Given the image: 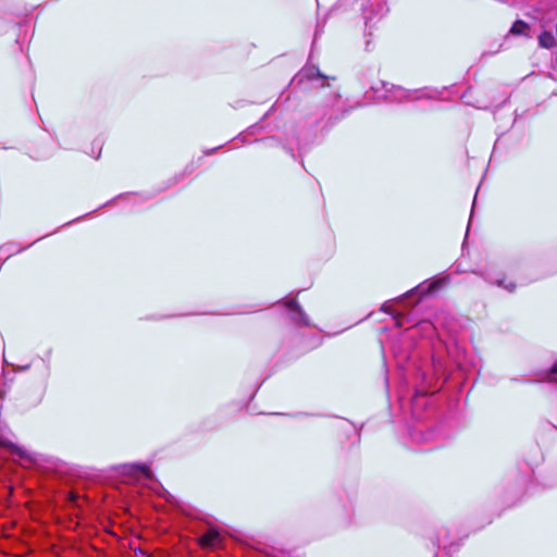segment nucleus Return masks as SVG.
I'll list each match as a JSON object with an SVG mask.
<instances>
[{
  "mask_svg": "<svg viewBox=\"0 0 557 557\" xmlns=\"http://www.w3.org/2000/svg\"><path fill=\"white\" fill-rule=\"evenodd\" d=\"M435 326L429 321H422L394 338L391 344L393 356L397 366L405 371V380L414 381V394L410 399L401 393L399 401L401 409L408 407L416 424L409 426L408 436L413 445L423 446L421 450H432L442 446L447 435L442 426L434 429L422 424L423 411L430 407L429 394L432 382L430 366L428 361L419 360V352L414 348L413 338L420 334L431 335Z\"/></svg>",
  "mask_w": 557,
  "mask_h": 557,
  "instance_id": "1",
  "label": "nucleus"
},
{
  "mask_svg": "<svg viewBox=\"0 0 557 557\" xmlns=\"http://www.w3.org/2000/svg\"><path fill=\"white\" fill-rule=\"evenodd\" d=\"M348 110L343 109L339 103V95L332 94L331 101L324 104L321 109H319L313 115L309 116L306 125L317 128L320 123L327 116L325 123L321 126V132L329 131L332 126H334L339 120H342Z\"/></svg>",
  "mask_w": 557,
  "mask_h": 557,
  "instance_id": "2",
  "label": "nucleus"
},
{
  "mask_svg": "<svg viewBox=\"0 0 557 557\" xmlns=\"http://www.w3.org/2000/svg\"><path fill=\"white\" fill-rule=\"evenodd\" d=\"M385 91L387 92L385 97L391 101H405V100H413L419 98H435L437 96V91L429 88L422 89H405L400 86H396L393 84L382 83Z\"/></svg>",
  "mask_w": 557,
  "mask_h": 557,
  "instance_id": "3",
  "label": "nucleus"
},
{
  "mask_svg": "<svg viewBox=\"0 0 557 557\" xmlns=\"http://www.w3.org/2000/svg\"><path fill=\"white\" fill-rule=\"evenodd\" d=\"M324 76L315 66H305L292 79L290 84L294 87H302L306 82L324 81Z\"/></svg>",
  "mask_w": 557,
  "mask_h": 557,
  "instance_id": "4",
  "label": "nucleus"
},
{
  "mask_svg": "<svg viewBox=\"0 0 557 557\" xmlns=\"http://www.w3.org/2000/svg\"><path fill=\"white\" fill-rule=\"evenodd\" d=\"M285 306L289 310V319L298 326H310V320L307 313L299 306L295 298L285 301Z\"/></svg>",
  "mask_w": 557,
  "mask_h": 557,
  "instance_id": "5",
  "label": "nucleus"
},
{
  "mask_svg": "<svg viewBox=\"0 0 557 557\" xmlns=\"http://www.w3.org/2000/svg\"><path fill=\"white\" fill-rule=\"evenodd\" d=\"M387 12L388 8L384 0H374L370 8H363L366 25L382 18Z\"/></svg>",
  "mask_w": 557,
  "mask_h": 557,
  "instance_id": "6",
  "label": "nucleus"
},
{
  "mask_svg": "<svg viewBox=\"0 0 557 557\" xmlns=\"http://www.w3.org/2000/svg\"><path fill=\"white\" fill-rule=\"evenodd\" d=\"M448 282L447 277L435 278L431 282H423L418 285L416 288L408 292V294H418L420 297L426 296L433 292H436L441 287H443Z\"/></svg>",
  "mask_w": 557,
  "mask_h": 557,
  "instance_id": "7",
  "label": "nucleus"
},
{
  "mask_svg": "<svg viewBox=\"0 0 557 557\" xmlns=\"http://www.w3.org/2000/svg\"><path fill=\"white\" fill-rule=\"evenodd\" d=\"M222 540L220 532L214 528H209L199 536V543L206 548H215Z\"/></svg>",
  "mask_w": 557,
  "mask_h": 557,
  "instance_id": "8",
  "label": "nucleus"
},
{
  "mask_svg": "<svg viewBox=\"0 0 557 557\" xmlns=\"http://www.w3.org/2000/svg\"><path fill=\"white\" fill-rule=\"evenodd\" d=\"M0 446L8 449L12 455L18 456L20 458L24 459H30V455L26 449L13 443L8 437H0Z\"/></svg>",
  "mask_w": 557,
  "mask_h": 557,
  "instance_id": "9",
  "label": "nucleus"
},
{
  "mask_svg": "<svg viewBox=\"0 0 557 557\" xmlns=\"http://www.w3.org/2000/svg\"><path fill=\"white\" fill-rule=\"evenodd\" d=\"M121 468L125 470L126 474L134 475V476L143 475L147 479L150 478V470H149L148 466L143 465V463H127V465H123Z\"/></svg>",
  "mask_w": 557,
  "mask_h": 557,
  "instance_id": "10",
  "label": "nucleus"
},
{
  "mask_svg": "<svg viewBox=\"0 0 557 557\" xmlns=\"http://www.w3.org/2000/svg\"><path fill=\"white\" fill-rule=\"evenodd\" d=\"M539 45L545 49H552L556 46V38L552 32H543L539 36Z\"/></svg>",
  "mask_w": 557,
  "mask_h": 557,
  "instance_id": "11",
  "label": "nucleus"
},
{
  "mask_svg": "<svg viewBox=\"0 0 557 557\" xmlns=\"http://www.w3.org/2000/svg\"><path fill=\"white\" fill-rule=\"evenodd\" d=\"M262 126L259 123L251 125L247 131L240 133L237 137L233 139V141L239 140L240 144L251 143L249 136L255 134L256 131L261 129Z\"/></svg>",
  "mask_w": 557,
  "mask_h": 557,
  "instance_id": "12",
  "label": "nucleus"
},
{
  "mask_svg": "<svg viewBox=\"0 0 557 557\" xmlns=\"http://www.w3.org/2000/svg\"><path fill=\"white\" fill-rule=\"evenodd\" d=\"M528 28V24L523 21H516L510 28V33L513 35H521Z\"/></svg>",
  "mask_w": 557,
  "mask_h": 557,
  "instance_id": "13",
  "label": "nucleus"
},
{
  "mask_svg": "<svg viewBox=\"0 0 557 557\" xmlns=\"http://www.w3.org/2000/svg\"><path fill=\"white\" fill-rule=\"evenodd\" d=\"M495 284L499 287L505 288L506 290L512 293L516 289V284L510 282L508 284H505L504 280H497L495 281Z\"/></svg>",
  "mask_w": 557,
  "mask_h": 557,
  "instance_id": "14",
  "label": "nucleus"
},
{
  "mask_svg": "<svg viewBox=\"0 0 557 557\" xmlns=\"http://www.w3.org/2000/svg\"><path fill=\"white\" fill-rule=\"evenodd\" d=\"M548 380H549V382L557 383V361L550 368Z\"/></svg>",
  "mask_w": 557,
  "mask_h": 557,
  "instance_id": "15",
  "label": "nucleus"
},
{
  "mask_svg": "<svg viewBox=\"0 0 557 557\" xmlns=\"http://www.w3.org/2000/svg\"><path fill=\"white\" fill-rule=\"evenodd\" d=\"M262 143L268 144L269 146H272L274 144H278V140L274 137H269L265 139H261Z\"/></svg>",
  "mask_w": 557,
  "mask_h": 557,
  "instance_id": "16",
  "label": "nucleus"
},
{
  "mask_svg": "<svg viewBox=\"0 0 557 557\" xmlns=\"http://www.w3.org/2000/svg\"><path fill=\"white\" fill-rule=\"evenodd\" d=\"M381 309H382V311H384V312H389V310H391V309H389V306H388L387 304H384V305L382 306V308H381Z\"/></svg>",
  "mask_w": 557,
  "mask_h": 557,
  "instance_id": "17",
  "label": "nucleus"
},
{
  "mask_svg": "<svg viewBox=\"0 0 557 557\" xmlns=\"http://www.w3.org/2000/svg\"><path fill=\"white\" fill-rule=\"evenodd\" d=\"M297 146L299 150H302L305 148V145L301 143L300 139H297Z\"/></svg>",
  "mask_w": 557,
  "mask_h": 557,
  "instance_id": "18",
  "label": "nucleus"
},
{
  "mask_svg": "<svg viewBox=\"0 0 557 557\" xmlns=\"http://www.w3.org/2000/svg\"><path fill=\"white\" fill-rule=\"evenodd\" d=\"M48 355H50V352H48ZM42 361L46 362V368L47 370H49V356H47V358H42Z\"/></svg>",
  "mask_w": 557,
  "mask_h": 557,
  "instance_id": "19",
  "label": "nucleus"
},
{
  "mask_svg": "<svg viewBox=\"0 0 557 557\" xmlns=\"http://www.w3.org/2000/svg\"><path fill=\"white\" fill-rule=\"evenodd\" d=\"M221 147H222V146L215 147V148H213V149H211V150L206 151L205 153H206V154H211L213 151L219 150Z\"/></svg>",
  "mask_w": 557,
  "mask_h": 557,
  "instance_id": "20",
  "label": "nucleus"
},
{
  "mask_svg": "<svg viewBox=\"0 0 557 557\" xmlns=\"http://www.w3.org/2000/svg\"><path fill=\"white\" fill-rule=\"evenodd\" d=\"M29 369V364L23 366L20 368L21 371H26Z\"/></svg>",
  "mask_w": 557,
  "mask_h": 557,
  "instance_id": "21",
  "label": "nucleus"
},
{
  "mask_svg": "<svg viewBox=\"0 0 557 557\" xmlns=\"http://www.w3.org/2000/svg\"><path fill=\"white\" fill-rule=\"evenodd\" d=\"M285 149H287V150H289V151H290L292 157H295V153L293 152V149H292V148L285 147Z\"/></svg>",
  "mask_w": 557,
  "mask_h": 557,
  "instance_id": "22",
  "label": "nucleus"
},
{
  "mask_svg": "<svg viewBox=\"0 0 557 557\" xmlns=\"http://www.w3.org/2000/svg\"><path fill=\"white\" fill-rule=\"evenodd\" d=\"M114 200H115V198H114V199H111V200H110V201H108V202H106L103 206H108V205H110V203L114 202Z\"/></svg>",
  "mask_w": 557,
  "mask_h": 557,
  "instance_id": "23",
  "label": "nucleus"
},
{
  "mask_svg": "<svg viewBox=\"0 0 557 557\" xmlns=\"http://www.w3.org/2000/svg\"><path fill=\"white\" fill-rule=\"evenodd\" d=\"M432 369L437 370V366H436L435 361H433V363H432Z\"/></svg>",
  "mask_w": 557,
  "mask_h": 557,
  "instance_id": "24",
  "label": "nucleus"
},
{
  "mask_svg": "<svg viewBox=\"0 0 557 557\" xmlns=\"http://www.w3.org/2000/svg\"><path fill=\"white\" fill-rule=\"evenodd\" d=\"M90 214H91V213H88V215H90ZM86 216H87V214H86ZM84 218H85V215H84ZM82 219H83V216L77 218V219H76V221H81Z\"/></svg>",
  "mask_w": 557,
  "mask_h": 557,
  "instance_id": "25",
  "label": "nucleus"
},
{
  "mask_svg": "<svg viewBox=\"0 0 557 557\" xmlns=\"http://www.w3.org/2000/svg\"><path fill=\"white\" fill-rule=\"evenodd\" d=\"M471 215H473V211L471 212ZM472 221V216L469 218V224L471 223Z\"/></svg>",
  "mask_w": 557,
  "mask_h": 557,
  "instance_id": "26",
  "label": "nucleus"
},
{
  "mask_svg": "<svg viewBox=\"0 0 557 557\" xmlns=\"http://www.w3.org/2000/svg\"><path fill=\"white\" fill-rule=\"evenodd\" d=\"M475 202H476V196L473 199V207L475 206Z\"/></svg>",
  "mask_w": 557,
  "mask_h": 557,
  "instance_id": "27",
  "label": "nucleus"
}]
</instances>
